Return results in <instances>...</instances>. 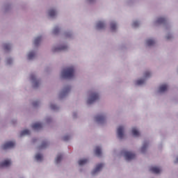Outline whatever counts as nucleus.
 I'll use <instances>...</instances> for the list:
<instances>
[{"label":"nucleus","mask_w":178,"mask_h":178,"mask_svg":"<svg viewBox=\"0 0 178 178\" xmlns=\"http://www.w3.org/2000/svg\"><path fill=\"white\" fill-rule=\"evenodd\" d=\"M50 108H51V109H52L53 111H56V109H58V106H56V105H55V104H51V105L50 106Z\"/></svg>","instance_id":"obj_32"},{"label":"nucleus","mask_w":178,"mask_h":178,"mask_svg":"<svg viewBox=\"0 0 178 178\" xmlns=\"http://www.w3.org/2000/svg\"><path fill=\"white\" fill-rule=\"evenodd\" d=\"M70 136H64V137L63 138V140L64 141H67V140H70Z\"/></svg>","instance_id":"obj_35"},{"label":"nucleus","mask_w":178,"mask_h":178,"mask_svg":"<svg viewBox=\"0 0 178 178\" xmlns=\"http://www.w3.org/2000/svg\"><path fill=\"white\" fill-rule=\"evenodd\" d=\"M111 30L112 31H115V30H116V24H115V22L111 23Z\"/></svg>","instance_id":"obj_27"},{"label":"nucleus","mask_w":178,"mask_h":178,"mask_svg":"<svg viewBox=\"0 0 178 178\" xmlns=\"http://www.w3.org/2000/svg\"><path fill=\"white\" fill-rule=\"evenodd\" d=\"M132 134L134 137H138L140 136V132L136 128L132 129Z\"/></svg>","instance_id":"obj_16"},{"label":"nucleus","mask_w":178,"mask_h":178,"mask_svg":"<svg viewBox=\"0 0 178 178\" xmlns=\"http://www.w3.org/2000/svg\"><path fill=\"white\" fill-rule=\"evenodd\" d=\"M89 2H92V0H89Z\"/></svg>","instance_id":"obj_41"},{"label":"nucleus","mask_w":178,"mask_h":178,"mask_svg":"<svg viewBox=\"0 0 178 178\" xmlns=\"http://www.w3.org/2000/svg\"><path fill=\"white\" fill-rule=\"evenodd\" d=\"M7 63H8V65H10V63H12V59H11V58H8V59L7 60Z\"/></svg>","instance_id":"obj_37"},{"label":"nucleus","mask_w":178,"mask_h":178,"mask_svg":"<svg viewBox=\"0 0 178 178\" xmlns=\"http://www.w3.org/2000/svg\"><path fill=\"white\" fill-rule=\"evenodd\" d=\"M168 90V85L166 84H163V85H161L160 87H159V92H165V91H167Z\"/></svg>","instance_id":"obj_12"},{"label":"nucleus","mask_w":178,"mask_h":178,"mask_svg":"<svg viewBox=\"0 0 178 178\" xmlns=\"http://www.w3.org/2000/svg\"><path fill=\"white\" fill-rule=\"evenodd\" d=\"M166 38H167V40H170V38H172V35H168L166 36Z\"/></svg>","instance_id":"obj_38"},{"label":"nucleus","mask_w":178,"mask_h":178,"mask_svg":"<svg viewBox=\"0 0 178 178\" xmlns=\"http://www.w3.org/2000/svg\"><path fill=\"white\" fill-rule=\"evenodd\" d=\"M15 143L13 141H10L6 143L4 145H2L3 149H8V148H13L15 147Z\"/></svg>","instance_id":"obj_6"},{"label":"nucleus","mask_w":178,"mask_h":178,"mask_svg":"<svg viewBox=\"0 0 178 178\" xmlns=\"http://www.w3.org/2000/svg\"><path fill=\"white\" fill-rule=\"evenodd\" d=\"M124 130V127H123V126H120L118 128L117 134H118V138H120V140H122V138L124 137V134H123Z\"/></svg>","instance_id":"obj_4"},{"label":"nucleus","mask_w":178,"mask_h":178,"mask_svg":"<svg viewBox=\"0 0 178 178\" xmlns=\"http://www.w3.org/2000/svg\"><path fill=\"white\" fill-rule=\"evenodd\" d=\"M149 170L150 172H152V173H155L156 175H158V173H161V168L158 167H151Z\"/></svg>","instance_id":"obj_9"},{"label":"nucleus","mask_w":178,"mask_h":178,"mask_svg":"<svg viewBox=\"0 0 178 178\" xmlns=\"http://www.w3.org/2000/svg\"><path fill=\"white\" fill-rule=\"evenodd\" d=\"M138 22H137V21H135V22H133V24H132V26H134V27H138Z\"/></svg>","instance_id":"obj_34"},{"label":"nucleus","mask_w":178,"mask_h":178,"mask_svg":"<svg viewBox=\"0 0 178 178\" xmlns=\"http://www.w3.org/2000/svg\"><path fill=\"white\" fill-rule=\"evenodd\" d=\"M34 56H35V53H34L33 51H31L28 54V59L29 60H31V59H33Z\"/></svg>","instance_id":"obj_21"},{"label":"nucleus","mask_w":178,"mask_h":178,"mask_svg":"<svg viewBox=\"0 0 178 178\" xmlns=\"http://www.w3.org/2000/svg\"><path fill=\"white\" fill-rule=\"evenodd\" d=\"M31 80H32V81H33V86H34L35 88L37 87L38 86H39V84H40V81H38V80H37V79H35V76L31 75Z\"/></svg>","instance_id":"obj_10"},{"label":"nucleus","mask_w":178,"mask_h":178,"mask_svg":"<svg viewBox=\"0 0 178 178\" xmlns=\"http://www.w3.org/2000/svg\"><path fill=\"white\" fill-rule=\"evenodd\" d=\"M104 168V163H99L96 165V168L92 171V175H97L98 172H101L102 168Z\"/></svg>","instance_id":"obj_5"},{"label":"nucleus","mask_w":178,"mask_h":178,"mask_svg":"<svg viewBox=\"0 0 178 178\" xmlns=\"http://www.w3.org/2000/svg\"><path fill=\"white\" fill-rule=\"evenodd\" d=\"M49 16H50V17H54V16H56V11H55V10H50L49 11Z\"/></svg>","instance_id":"obj_19"},{"label":"nucleus","mask_w":178,"mask_h":178,"mask_svg":"<svg viewBox=\"0 0 178 178\" xmlns=\"http://www.w3.org/2000/svg\"><path fill=\"white\" fill-rule=\"evenodd\" d=\"M53 33L54 34H58V33H59V28L58 27L54 28Z\"/></svg>","instance_id":"obj_33"},{"label":"nucleus","mask_w":178,"mask_h":178,"mask_svg":"<svg viewBox=\"0 0 178 178\" xmlns=\"http://www.w3.org/2000/svg\"><path fill=\"white\" fill-rule=\"evenodd\" d=\"M99 99V95L97 93H91L90 97L88 99L87 104L88 105H91V104H94L95 101Z\"/></svg>","instance_id":"obj_2"},{"label":"nucleus","mask_w":178,"mask_h":178,"mask_svg":"<svg viewBox=\"0 0 178 178\" xmlns=\"http://www.w3.org/2000/svg\"><path fill=\"white\" fill-rule=\"evenodd\" d=\"M37 104H38V102L33 103V106H36Z\"/></svg>","instance_id":"obj_40"},{"label":"nucleus","mask_w":178,"mask_h":178,"mask_svg":"<svg viewBox=\"0 0 178 178\" xmlns=\"http://www.w3.org/2000/svg\"><path fill=\"white\" fill-rule=\"evenodd\" d=\"M36 161H42V156L40 154H38L35 155Z\"/></svg>","instance_id":"obj_28"},{"label":"nucleus","mask_w":178,"mask_h":178,"mask_svg":"<svg viewBox=\"0 0 178 178\" xmlns=\"http://www.w3.org/2000/svg\"><path fill=\"white\" fill-rule=\"evenodd\" d=\"M32 128L33 130H40V129H42V124L36 122L32 125Z\"/></svg>","instance_id":"obj_8"},{"label":"nucleus","mask_w":178,"mask_h":178,"mask_svg":"<svg viewBox=\"0 0 178 178\" xmlns=\"http://www.w3.org/2000/svg\"><path fill=\"white\" fill-rule=\"evenodd\" d=\"M62 161V154H58L56 159V163H59Z\"/></svg>","instance_id":"obj_26"},{"label":"nucleus","mask_w":178,"mask_h":178,"mask_svg":"<svg viewBox=\"0 0 178 178\" xmlns=\"http://www.w3.org/2000/svg\"><path fill=\"white\" fill-rule=\"evenodd\" d=\"M95 119L98 123H104L105 122V116L104 115H97Z\"/></svg>","instance_id":"obj_11"},{"label":"nucleus","mask_w":178,"mask_h":178,"mask_svg":"<svg viewBox=\"0 0 178 178\" xmlns=\"http://www.w3.org/2000/svg\"><path fill=\"white\" fill-rule=\"evenodd\" d=\"M122 153L124 154L126 161H131V159H134V158H136V154H134V153L127 151H124Z\"/></svg>","instance_id":"obj_3"},{"label":"nucleus","mask_w":178,"mask_h":178,"mask_svg":"<svg viewBox=\"0 0 178 178\" xmlns=\"http://www.w3.org/2000/svg\"><path fill=\"white\" fill-rule=\"evenodd\" d=\"M145 83V80L144 79H139L136 81V86H141V84H144Z\"/></svg>","instance_id":"obj_25"},{"label":"nucleus","mask_w":178,"mask_h":178,"mask_svg":"<svg viewBox=\"0 0 178 178\" xmlns=\"http://www.w3.org/2000/svg\"><path fill=\"white\" fill-rule=\"evenodd\" d=\"M148 147V143H145L141 148V152H145L147 147Z\"/></svg>","instance_id":"obj_24"},{"label":"nucleus","mask_w":178,"mask_h":178,"mask_svg":"<svg viewBox=\"0 0 178 178\" xmlns=\"http://www.w3.org/2000/svg\"><path fill=\"white\" fill-rule=\"evenodd\" d=\"M95 154L97 155V156H101V154H102V152L101 151V147L99 146L96 147L95 149Z\"/></svg>","instance_id":"obj_14"},{"label":"nucleus","mask_w":178,"mask_h":178,"mask_svg":"<svg viewBox=\"0 0 178 178\" xmlns=\"http://www.w3.org/2000/svg\"><path fill=\"white\" fill-rule=\"evenodd\" d=\"M151 76V73L149 72H145V77H149Z\"/></svg>","instance_id":"obj_36"},{"label":"nucleus","mask_w":178,"mask_h":178,"mask_svg":"<svg viewBox=\"0 0 178 178\" xmlns=\"http://www.w3.org/2000/svg\"><path fill=\"white\" fill-rule=\"evenodd\" d=\"M48 145V143L47 142H43L40 146V148H46L47 146Z\"/></svg>","instance_id":"obj_31"},{"label":"nucleus","mask_w":178,"mask_h":178,"mask_svg":"<svg viewBox=\"0 0 178 178\" xmlns=\"http://www.w3.org/2000/svg\"><path fill=\"white\" fill-rule=\"evenodd\" d=\"M104 27H105V24L101 21H99V22H97V29L98 30H101L102 29H104Z\"/></svg>","instance_id":"obj_15"},{"label":"nucleus","mask_w":178,"mask_h":178,"mask_svg":"<svg viewBox=\"0 0 178 178\" xmlns=\"http://www.w3.org/2000/svg\"><path fill=\"white\" fill-rule=\"evenodd\" d=\"M11 164H12V161H10V160H9V159L4 160L0 164V168H8V166H10Z\"/></svg>","instance_id":"obj_7"},{"label":"nucleus","mask_w":178,"mask_h":178,"mask_svg":"<svg viewBox=\"0 0 178 178\" xmlns=\"http://www.w3.org/2000/svg\"><path fill=\"white\" fill-rule=\"evenodd\" d=\"M87 162H88V159H81L79 161V165L80 166H83V165H86V163H87Z\"/></svg>","instance_id":"obj_17"},{"label":"nucleus","mask_w":178,"mask_h":178,"mask_svg":"<svg viewBox=\"0 0 178 178\" xmlns=\"http://www.w3.org/2000/svg\"><path fill=\"white\" fill-rule=\"evenodd\" d=\"M5 51H9L10 49V44H5L3 45Z\"/></svg>","instance_id":"obj_30"},{"label":"nucleus","mask_w":178,"mask_h":178,"mask_svg":"<svg viewBox=\"0 0 178 178\" xmlns=\"http://www.w3.org/2000/svg\"><path fill=\"white\" fill-rule=\"evenodd\" d=\"M70 91V87L66 88L63 90V93H62V95H66V93H67V92H69Z\"/></svg>","instance_id":"obj_29"},{"label":"nucleus","mask_w":178,"mask_h":178,"mask_svg":"<svg viewBox=\"0 0 178 178\" xmlns=\"http://www.w3.org/2000/svg\"><path fill=\"white\" fill-rule=\"evenodd\" d=\"M155 44V40H153L152 39H149L147 40V45L148 47H152V45H154Z\"/></svg>","instance_id":"obj_20"},{"label":"nucleus","mask_w":178,"mask_h":178,"mask_svg":"<svg viewBox=\"0 0 178 178\" xmlns=\"http://www.w3.org/2000/svg\"><path fill=\"white\" fill-rule=\"evenodd\" d=\"M30 134V131L29 129H25L21 132V137L22 136H29Z\"/></svg>","instance_id":"obj_22"},{"label":"nucleus","mask_w":178,"mask_h":178,"mask_svg":"<svg viewBox=\"0 0 178 178\" xmlns=\"http://www.w3.org/2000/svg\"><path fill=\"white\" fill-rule=\"evenodd\" d=\"M175 163H178V157H177L175 161Z\"/></svg>","instance_id":"obj_39"},{"label":"nucleus","mask_w":178,"mask_h":178,"mask_svg":"<svg viewBox=\"0 0 178 178\" xmlns=\"http://www.w3.org/2000/svg\"><path fill=\"white\" fill-rule=\"evenodd\" d=\"M63 79H73L74 77V67H69L64 69L62 72Z\"/></svg>","instance_id":"obj_1"},{"label":"nucleus","mask_w":178,"mask_h":178,"mask_svg":"<svg viewBox=\"0 0 178 178\" xmlns=\"http://www.w3.org/2000/svg\"><path fill=\"white\" fill-rule=\"evenodd\" d=\"M65 49H67V46L63 45V46H60L58 48L54 49L53 51L54 52H56L58 51H65Z\"/></svg>","instance_id":"obj_13"},{"label":"nucleus","mask_w":178,"mask_h":178,"mask_svg":"<svg viewBox=\"0 0 178 178\" xmlns=\"http://www.w3.org/2000/svg\"><path fill=\"white\" fill-rule=\"evenodd\" d=\"M41 36L36 38L34 41V45L37 47V45H38L41 42Z\"/></svg>","instance_id":"obj_18"},{"label":"nucleus","mask_w":178,"mask_h":178,"mask_svg":"<svg viewBox=\"0 0 178 178\" xmlns=\"http://www.w3.org/2000/svg\"><path fill=\"white\" fill-rule=\"evenodd\" d=\"M166 22V19L163 17H160L157 19V23L159 24H162L163 23H165Z\"/></svg>","instance_id":"obj_23"}]
</instances>
